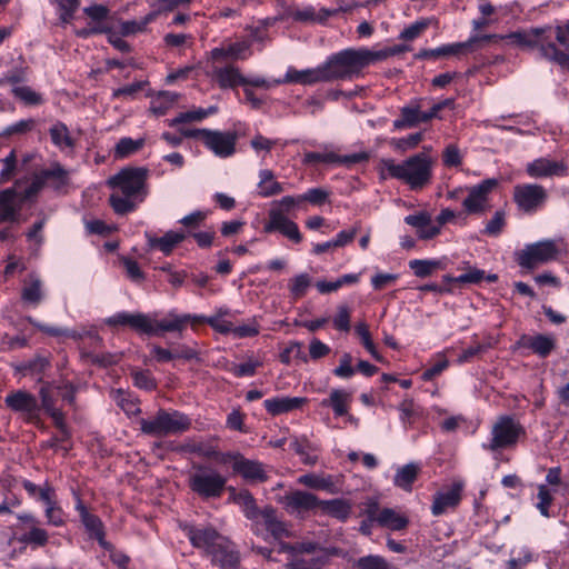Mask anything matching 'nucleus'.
<instances>
[{
    "instance_id": "f257e3e1",
    "label": "nucleus",
    "mask_w": 569,
    "mask_h": 569,
    "mask_svg": "<svg viewBox=\"0 0 569 569\" xmlns=\"http://www.w3.org/2000/svg\"><path fill=\"white\" fill-rule=\"evenodd\" d=\"M229 315L230 310L228 308H220L209 317L179 313L177 310L168 311L162 318H159L158 312L141 313L121 311L109 317L106 323L113 327L127 326L139 333L148 336H161L166 332H181L189 325L193 327L198 323L206 322L217 332L230 335L233 323L227 319Z\"/></svg>"
},
{
    "instance_id": "f03ea898",
    "label": "nucleus",
    "mask_w": 569,
    "mask_h": 569,
    "mask_svg": "<svg viewBox=\"0 0 569 569\" xmlns=\"http://www.w3.org/2000/svg\"><path fill=\"white\" fill-rule=\"evenodd\" d=\"M383 178H393L408 184L411 190H420L430 183L432 177V160L426 153H418L397 162L387 158L380 160Z\"/></svg>"
},
{
    "instance_id": "7ed1b4c3",
    "label": "nucleus",
    "mask_w": 569,
    "mask_h": 569,
    "mask_svg": "<svg viewBox=\"0 0 569 569\" xmlns=\"http://www.w3.org/2000/svg\"><path fill=\"white\" fill-rule=\"evenodd\" d=\"M184 530L192 546L201 549L222 569H233L237 566L239 557L232 543L213 528L186 527Z\"/></svg>"
},
{
    "instance_id": "20e7f679",
    "label": "nucleus",
    "mask_w": 569,
    "mask_h": 569,
    "mask_svg": "<svg viewBox=\"0 0 569 569\" xmlns=\"http://www.w3.org/2000/svg\"><path fill=\"white\" fill-rule=\"evenodd\" d=\"M326 81L352 80L360 77L362 70L373 64L370 49H345L331 54L321 63Z\"/></svg>"
},
{
    "instance_id": "39448f33",
    "label": "nucleus",
    "mask_w": 569,
    "mask_h": 569,
    "mask_svg": "<svg viewBox=\"0 0 569 569\" xmlns=\"http://www.w3.org/2000/svg\"><path fill=\"white\" fill-rule=\"evenodd\" d=\"M226 485L227 478L210 467L199 466L189 477L190 489L202 499L220 498Z\"/></svg>"
},
{
    "instance_id": "423d86ee",
    "label": "nucleus",
    "mask_w": 569,
    "mask_h": 569,
    "mask_svg": "<svg viewBox=\"0 0 569 569\" xmlns=\"http://www.w3.org/2000/svg\"><path fill=\"white\" fill-rule=\"evenodd\" d=\"M191 425L190 419L178 411L161 410L150 419H141V430L150 436L162 437L186 431Z\"/></svg>"
},
{
    "instance_id": "0eeeda50",
    "label": "nucleus",
    "mask_w": 569,
    "mask_h": 569,
    "mask_svg": "<svg viewBox=\"0 0 569 569\" xmlns=\"http://www.w3.org/2000/svg\"><path fill=\"white\" fill-rule=\"evenodd\" d=\"M183 134L200 139L217 157L228 158L234 153L237 140L234 133L209 129H192L184 131Z\"/></svg>"
},
{
    "instance_id": "6e6552de",
    "label": "nucleus",
    "mask_w": 569,
    "mask_h": 569,
    "mask_svg": "<svg viewBox=\"0 0 569 569\" xmlns=\"http://www.w3.org/2000/svg\"><path fill=\"white\" fill-rule=\"evenodd\" d=\"M495 178L485 179L478 184L466 187L467 196L462 201V208L468 214H483L491 209V193L498 187Z\"/></svg>"
},
{
    "instance_id": "1a4fd4ad",
    "label": "nucleus",
    "mask_w": 569,
    "mask_h": 569,
    "mask_svg": "<svg viewBox=\"0 0 569 569\" xmlns=\"http://www.w3.org/2000/svg\"><path fill=\"white\" fill-rule=\"evenodd\" d=\"M147 170L143 168H124L108 180V184L123 194L139 198L146 197Z\"/></svg>"
},
{
    "instance_id": "9d476101",
    "label": "nucleus",
    "mask_w": 569,
    "mask_h": 569,
    "mask_svg": "<svg viewBox=\"0 0 569 569\" xmlns=\"http://www.w3.org/2000/svg\"><path fill=\"white\" fill-rule=\"evenodd\" d=\"M543 29H531L528 31L512 32L505 38L509 43L517 44L526 48H540L541 53L550 59L562 63L566 60V54L561 52L555 43H545Z\"/></svg>"
},
{
    "instance_id": "9b49d317",
    "label": "nucleus",
    "mask_w": 569,
    "mask_h": 569,
    "mask_svg": "<svg viewBox=\"0 0 569 569\" xmlns=\"http://www.w3.org/2000/svg\"><path fill=\"white\" fill-rule=\"evenodd\" d=\"M522 427L512 418L505 416L497 420L491 429V440L485 449L496 451L513 446L522 433Z\"/></svg>"
},
{
    "instance_id": "f8f14e48",
    "label": "nucleus",
    "mask_w": 569,
    "mask_h": 569,
    "mask_svg": "<svg viewBox=\"0 0 569 569\" xmlns=\"http://www.w3.org/2000/svg\"><path fill=\"white\" fill-rule=\"evenodd\" d=\"M495 38H497V36H493V34L472 36L467 41H463V42L447 43V44H442L435 49L420 50L416 54V58L423 60V59H439V58H448V57H457V56L466 54V53L472 51L479 41H482V40L489 41Z\"/></svg>"
},
{
    "instance_id": "ddd939ff",
    "label": "nucleus",
    "mask_w": 569,
    "mask_h": 569,
    "mask_svg": "<svg viewBox=\"0 0 569 569\" xmlns=\"http://www.w3.org/2000/svg\"><path fill=\"white\" fill-rule=\"evenodd\" d=\"M548 198L546 189L536 183L517 184L513 188V200L519 210L526 213L536 212Z\"/></svg>"
},
{
    "instance_id": "4468645a",
    "label": "nucleus",
    "mask_w": 569,
    "mask_h": 569,
    "mask_svg": "<svg viewBox=\"0 0 569 569\" xmlns=\"http://www.w3.org/2000/svg\"><path fill=\"white\" fill-rule=\"evenodd\" d=\"M557 246L551 240L539 241L525 247L518 254V262L523 268H535L556 259Z\"/></svg>"
},
{
    "instance_id": "2eb2a0df",
    "label": "nucleus",
    "mask_w": 569,
    "mask_h": 569,
    "mask_svg": "<svg viewBox=\"0 0 569 569\" xmlns=\"http://www.w3.org/2000/svg\"><path fill=\"white\" fill-rule=\"evenodd\" d=\"M317 549L318 545L313 542H302L297 546L280 545V551L291 555L290 567L292 569H320L321 561L316 556Z\"/></svg>"
},
{
    "instance_id": "dca6fc26",
    "label": "nucleus",
    "mask_w": 569,
    "mask_h": 569,
    "mask_svg": "<svg viewBox=\"0 0 569 569\" xmlns=\"http://www.w3.org/2000/svg\"><path fill=\"white\" fill-rule=\"evenodd\" d=\"M22 180L0 192V222H16L19 219L23 202L21 191Z\"/></svg>"
},
{
    "instance_id": "f3484780",
    "label": "nucleus",
    "mask_w": 569,
    "mask_h": 569,
    "mask_svg": "<svg viewBox=\"0 0 569 569\" xmlns=\"http://www.w3.org/2000/svg\"><path fill=\"white\" fill-rule=\"evenodd\" d=\"M254 532L267 539L268 535L274 539L289 537L290 532L284 522L278 519L272 508H264L254 519Z\"/></svg>"
},
{
    "instance_id": "a211bd4d",
    "label": "nucleus",
    "mask_w": 569,
    "mask_h": 569,
    "mask_svg": "<svg viewBox=\"0 0 569 569\" xmlns=\"http://www.w3.org/2000/svg\"><path fill=\"white\" fill-rule=\"evenodd\" d=\"M279 502L289 513L302 515L319 507L320 500L311 492L291 490L281 496Z\"/></svg>"
},
{
    "instance_id": "6ab92c4d",
    "label": "nucleus",
    "mask_w": 569,
    "mask_h": 569,
    "mask_svg": "<svg viewBox=\"0 0 569 569\" xmlns=\"http://www.w3.org/2000/svg\"><path fill=\"white\" fill-rule=\"evenodd\" d=\"M526 172L529 177L536 179L565 177L568 174V166L562 160L540 157L527 163Z\"/></svg>"
},
{
    "instance_id": "aec40b11",
    "label": "nucleus",
    "mask_w": 569,
    "mask_h": 569,
    "mask_svg": "<svg viewBox=\"0 0 569 569\" xmlns=\"http://www.w3.org/2000/svg\"><path fill=\"white\" fill-rule=\"evenodd\" d=\"M206 74L214 80L221 89H233L238 86H244V76L233 64L209 66Z\"/></svg>"
},
{
    "instance_id": "412c9836",
    "label": "nucleus",
    "mask_w": 569,
    "mask_h": 569,
    "mask_svg": "<svg viewBox=\"0 0 569 569\" xmlns=\"http://www.w3.org/2000/svg\"><path fill=\"white\" fill-rule=\"evenodd\" d=\"M268 216V222L264 224L266 232L278 231L296 243H299L302 240L298 224L287 216L281 214L276 210H269Z\"/></svg>"
},
{
    "instance_id": "4be33fe9",
    "label": "nucleus",
    "mask_w": 569,
    "mask_h": 569,
    "mask_svg": "<svg viewBox=\"0 0 569 569\" xmlns=\"http://www.w3.org/2000/svg\"><path fill=\"white\" fill-rule=\"evenodd\" d=\"M84 13L91 21L88 23L87 28L77 31L78 36L80 37H88L93 33L107 32L113 24V21H109L108 19V8L102 4L87 7L84 8Z\"/></svg>"
},
{
    "instance_id": "5701e85b",
    "label": "nucleus",
    "mask_w": 569,
    "mask_h": 569,
    "mask_svg": "<svg viewBox=\"0 0 569 569\" xmlns=\"http://www.w3.org/2000/svg\"><path fill=\"white\" fill-rule=\"evenodd\" d=\"M318 82H327L323 73L322 64L316 68L298 70L289 67L283 78L274 79L273 83H299L303 86H311Z\"/></svg>"
},
{
    "instance_id": "b1692460",
    "label": "nucleus",
    "mask_w": 569,
    "mask_h": 569,
    "mask_svg": "<svg viewBox=\"0 0 569 569\" xmlns=\"http://www.w3.org/2000/svg\"><path fill=\"white\" fill-rule=\"evenodd\" d=\"M462 487L461 482H455L450 488L436 493L431 506L432 515L439 516L456 507L461 499Z\"/></svg>"
},
{
    "instance_id": "393cba45",
    "label": "nucleus",
    "mask_w": 569,
    "mask_h": 569,
    "mask_svg": "<svg viewBox=\"0 0 569 569\" xmlns=\"http://www.w3.org/2000/svg\"><path fill=\"white\" fill-rule=\"evenodd\" d=\"M518 348H528L541 358L548 357L556 347V339L552 336L536 335L527 336L523 335L517 341Z\"/></svg>"
},
{
    "instance_id": "a878e982",
    "label": "nucleus",
    "mask_w": 569,
    "mask_h": 569,
    "mask_svg": "<svg viewBox=\"0 0 569 569\" xmlns=\"http://www.w3.org/2000/svg\"><path fill=\"white\" fill-rule=\"evenodd\" d=\"M233 471L249 482H262L267 479L264 466L259 461L247 459L242 455L234 461Z\"/></svg>"
},
{
    "instance_id": "bb28decb",
    "label": "nucleus",
    "mask_w": 569,
    "mask_h": 569,
    "mask_svg": "<svg viewBox=\"0 0 569 569\" xmlns=\"http://www.w3.org/2000/svg\"><path fill=\"white\" fill-rule=\"evenodd\" d=\"M4 402L13 411L28 416L36 415L39 409L36 397L24 390H18L8 395Z\"/></svg>"
},
{
    "instance_id": "cd10ccee",
    "label": "nucleus",
    "mask_w": 569,
    "mask_h": 569,
    "mask_svg": "<svg viewBox=\"0 0 569 569\" xmlns=\"http://www.w3.org/2000/svg\"><path fill=\"white\" fill-rule=\"evenodd\" d=\"M352 393L343 388H333L329 397L321 400L322 407H330L336 417L347 416L350 410Z\"/></svg>"
},
{
    "instance_id": "c85d7f7f",
    "label": "nucleus",
    "mask_w": 569,
    "mask_h": 569,
    "mask_svg": "<svg viewBox=\"0 0 569 569\" xmlns=\"http://www.w3.org/2000/svg\"><path fill=\"white\" fill-rule=\"evenodd\" d=\"M307 402L303 397H274L263 401L264 409L272 416H279L300 409Z\"/></svg>"
},
{
    "instance_id": "c756f323",
    "label": "nucleus",
    "mask_w": 569,
    "mask_h": 569,
    "mask_svg": "<svg viewBox=\"0 0 569 569\" xmlns=\"http://www.w3.org/2000/svg\"><path fill=\"white\" fill-rule=\"evenodd\" d=\"M366 159L365 154L352 153L349 156H339L335 152H308L305 154V162L312 163H335V164H350L357 163Z\"/></svg>"
},
{
    "instance_id": "7c9ffc66",
    "label": "nucleus",
    "mask_w": 569,
    "mask_h": 569,
    "mask_svg": "<svg viewBox=\"0 0 569 569\" xmlns=\"http://www.w3.org/2000/svg\"><path fill=\"white\" fill-rule=\"evenodd\" d=\"M51 142L62 152L72 153L76 147V138L62 122L53 123L49 129Z\"/></svg>"
},
{
    "instance_id": "2f4dec72",
    "label": "nucleus",
    "mask_w": 569,
    "mask_h": 569,
    "mask_svg": "<svg viewBox=\"0 0 569 569\" xmlns=\"http://www.w3.org/2000/svg\"><path fill=\"white\" fill-rule=\"evenodd\" d=\"M43 297L42 281L37 274H29L23 281L21 290L22 301L29 306L37 307L42 301Z\"/></svg>"
},
{
    "instance_id": "473e14b6",
    "label": "nucleus",
    "mask_w": 569,
    "mask_h": 569,
    "mask_svg": "<svg viewBox=\"0 0 569 569\" xmlns=\"http://www.w3.org/2000/svg\"><path fill=\"white\" fill-rule=\"evenodd\" d=\"M297 482L310 489L322 490L329 493L337 491L333 477L330 475L310 472L300 476Z\"/></svg>"
},
{
    "instance_id": "72a5a7b5",
    "label": "nucleus",
    "mask_w": 569,
    "mask_h": 569,
    "mask_svg": "<svg viewBox=\"0 0 569 569\" xmlns=\"http://www.w3.org/2000/svg\"><path fill=\"white\" fill-rule=\"evenodd\" d=\"M257 188L260 197L270 198L282 193L286 190V184L277 181L271 170L263 169L259 171Z\"/></svg>"
},
{
    "instance_id": "f704fd0d",
    "label": "nucleus",
    "mask_w": 569,
    "mask_h": 569,
    "mask_svg": "<svg viewBox=\"0 0 569 569\" xmlns=\"http://www.w3.org/2000/svg\"><path fill=\"white\" fill-rule=\"evenodd\" d=\"M157 18V12L153 10L146 14L144 17L140 19H133L128 21H118L113 22L112 26L116 27V29L119 30V33L121 36H133L140 32H143L147 29V26L151 22H153Z\"/></svg>"
},
{
    "instance_id": "c9c22d12",
    "label": "nucleus",
    "mask_w": 569,
    "mask_h": 569,
    "mask_svg": "<svg viewBox=\"0 0 569 569\" xmlns=\"http://www.w3.org/2000/svg\"><path fill=\"white\" fill-rule=\"evenodd\" d=\"M379 526L389 530L398 531L407 527L408 518L391 508L382 509L375 518Z\"/></svg>"
},
{
    "instance_id": "e433bc0d",
    "label": "nucleus",
    "mask_w": 569,
    "mask_h": 569,
    "mask_svg": "<svg viewBox=\"0 0 569 569\" xmlns=\"http://www.w3.org/2000/svg\"><path fill=\"white\" fill-rule=\"evenodd\" d=\"M77 510L79 511L82 523L84 525L86 529L90 532L91 537L96 538L101 546L106 547L107 543L103 540V530L100 519L89 513L86 507L81 503V501H78Z\"/></svg>"
},
{
    "instance_id": "4c0bfd02",
    "label": "nucleus",
    "mask_w": 569,
    "mask_h": 569,
    "mask_svg": "<svg viewBox=\"0 0 569 569\" xmlns=\"http://www.w3.org/2000/svg\"><path fill=\"white\" fill-rule=\"evenodd\" d=\"M290 448L300 457L302 463L313 466L318 461L317 448L307 438H295Z\"/></svg>"
},
{
    "instance_id": "58836bf2",
    "label": "nucleus",
    "mask_w": 569,
    "mask_h": 569,
    "mask_svg": "<svg viewBox=\"0 0 569 569\" xmlns=\"http://www.w3.org/2000/svg\"><path fill=\"white\" fill-rule=\"evenodd\" d=\"M50 392L51 391L49 388H41L40 396L42 407L46 410V412H48L52 417L56 426L61 431V441H64L69 437V433L64 427L63 415L59 409L54 408Z\"/></svg>"
},
{
    "instance_id": "ea45409f",
    "label": "nucleus",
    "mask_w": 569,
    "mask_h": 569,
    "mask_svg": "<svg viewBox=\"0 0 569 569\" xmlns=\"http://www.w3.org/2000/svg\"><path fill=\"white\" fill-rule=\"evenodd\" d=\"M186 234L183 232L168 231L160 238H149V246L159 249L166 256L170 254L173 248L183 241Z\"/></svg>"
},
{
    "instance_id": "a19ab883",
    "label": "nucleus",
    "mask_w": 569,
    "mask_h": 569,
    "mask_svg": "<svg viewBox=\"0 0 569 569\" xmlns=\"http://www.w3.org/2000/svg\"><path fill=\"white\" fill-rule=\"evenodd\" d=\"M319 507L325 513L341 521L347 520L351 512V505L343 499L320 500Z\"/></svg>"
},
{
    "instance_id": "79ce46f5",
    "label": "nucleus",
    "mask_w": 569,
    "mask_h": 569,
    "mask_svg": "<svg viewBox=\"0 0 569 569\" xmlns=\"http://www.w3.org/2000/svg\"><path fill=\"white\" fill-rule=\"evenodd\" d=\"M47 183L50 182L54 189H60L69 183L70 171L60 163L53 162L49 168L41 170Z\"/></svg>"
},
{
    "instance_id": "37998d69",
    "label": "nucleus",
    "mask_w": 569,
    "mask_h": 569,
    "mask_svg": "<svg viewBox=\"0 0 569 569\" xmlns=\"http://www.w3.org/2000/svg\"><path fill=\"white\" fill-rule=\"evenodd\" d=\"M144 143V138L132 139L130 137H123L117 142L113 157L116 159H126L142 149Z\"/></svg>"
},
{
    "instance_id": "c03bdc74",
    "label": "nucleus",
    "mask_w": 569,
    "mask_h": 569,
    "mask_svg": "<svg viewBox=\"0 0 569 569\" xmlns=\"http://www.w3.org/2000/svg\"><path fill=\"white\" fill-rule=\"evenodd\" d=\"M409 268L417 277L425 278L438 269H445L446 264L442 259H413L409 261Z\"/></svg>"
},
{
    "instance_id": "a18cd8bd",
    "label": "nucleus",
    "mask_w": 569,
    "mask_h": 569,
    "mask_svg": "<svg viewBox=\"0 0 569 569\" xmlns=\"http://www.w3.org/2000/svg\"><path fill=\"white\" fill-rule=\"evenodd\" d=\"M419 467L416 463H408L399 468L395 475V486L405 491H411L412 483L417 479Z\"/></svg>"
},
{
    "instance_id": "49530a36",
    "label": "nucleus",
    "mask_w": 569,
    "mask_h": 569,
    "mask_svg": "<svg viewBox=\"0 0 569 569\" xmlns=\"http://www.w3.org/2000/svg\"><path fill=\"white\" fill-rule=\"evenodd\" d=\"M232 500L239 505L246 517L254 521L261 511L258 510L252 495L248 490L236 492L232 490Z\"/></svg>"
},
{
    "instance_id": "de8ad7c7",
    "label": "nucleus",
    "mask_w": 569,
    "mask_h": 569,
    "mask_svg": "<svg viewBox=\"0 0 569 569\" xmlns=\"http://www.w3.org/2000/svg\"><path fill=\"white\" fill-rule=\"evenodd\" d=\"M218 112V108L216 106H211L207 109L198 108L187 112L179 113L176 118L169 121V126L174 127L180 123L191 122V121H201L204 118L214 114Z\"/></svg>"
},
{
    "instance_id": "09e8293b",
    "label": "nucleus",
    "mask_w": 569,
    "mask_h": 569,
    "mask_svg": "<svg viewBox=\"0 0 569 569\" xmlns=\"http://www.w3.org/2000/svg\"><path fill=\"white\" fill-rule=\"evenodd\" d=\"M17 331L19 333L16 336L0 333V349L2 351H11L28 346L29 337L26 335L24 329L20 326H17Z\"/></svg>"
},
{
    "instance_id": "8fccbe9b",
    "label": "nucleus",
    "mask_w": 569,
    "mask_h": 569,
    "mask_svg": "<svg viewBox=\"0 0 569 569\" xmlns=\"http://www.w3.org/2000/svg\"><path fill=\"white\" fill-rule=\"evenodd\" d=\"M12 93L26 106H39L44 101L41 93L28 86H16L12 88Z\"/></svg>"
},
{
    "instance_id": "3c124183",
    "label": "nucleus",
    "mask_w": 569,
    "mask_h": 569,
    "mask_svg": "<svg viewBox=\"0 0 569 569\" xmlns=\"http://www.w3.org/2000/svg\"><path fill=\"white\" fill-rule=\"evenodd\" d=\"M311 286V277L308 273H299L289 280V291L293 299L302 298Z\"/></svg>"
},
{
    "instance_id": "603ef678",
    "label": "nucleus",
    "mask_w": 569,
    "mask_h": 569,
    "mask_svg": "<svg viewBox=\"0 0 569 569\" xmlns=\"http://www.w3.org/2000/svg\"><path fill=\"white\" fill-rule=\"evenodd\" d=\"M433 19L422 18L406 27L399 34V39L412 41L419 38L432 23Z\"/></svg>"
},
{
    "instance_id": "864d4df0",
    "label": "nucleus",
    "mask_w": 569,
    "mask_h": 569,
    "mask_svg": "<svg viewBox=\"0 0 569 569\" xmlns=\"http://www.w3.org/2000/svg\"><path fill=\"white\" fill-rule=\"evenodd\" d=\"M133 199L136 197L123 194L117 190L110 196V204L117 213L124 214L136 208Z\"/></svg>"
},
{
    "instance_id": "5fc2aeb1",
    "label": "nucleus",
    "mask_w": 569,
    "mask_h": 569,
    "mask_svg": "<svg viewBox=\"0 0 569 569\" xmlns=\"http://www.w3.org/2000/svg\"><path fill=\"white\" fill-rule=\"evenodd\" d=\"M179 97V93L172 91L160 92L152 101L151 109L154 113L162 116L178 101Z\"/></svg>"
},
{
    "instance_id": "6e6d98bb",
    "label": "nucleus",
    "mask_w": 569,
    "mask_h": 569,
    "mask_svg": "<svg viewBox=\"0 0 569 569\" xmlns=\"http://www.w3.org/2000/svg\"><path fill=\"white\" fill-rule=\"evenodd\" d=\"M355 331L357 336L360 338V341L365 349L371 355L372 358L380 361L381 356L372 341L368 325L366 322H359L356 325Z\"/></svg>"
},
{
    "instance_id": "4d7b16f0",
    "label": "nucleus",
    "mask_w": 569,
    "mask_h": 569,
    "mask_svg": "<svg viewBox=\"0 0 569 569\" xmlns=\"http://www.w3.org/2000/svg\"><path fill=\"white\" fill-rule=\"evenodd\" d=\"M260 332V325L258 319L251 318L243 323L239 326H232V330L230 331V335L233 336V338L242 339V338H250L256 337Z\"/></svg>"
},
{
    "instance_id": "13d9d810",
    "label": "nucleus",
    "mask_w": 569,
    "mask_h": 569,
    "mask_svg": "<svg viewBox=\"0 0 569 569\" xmlns=\"http://www.w3.org/2000/svg\"><path fill=\"white\" fill-rule=\"evenodd\" d=\"M46 183L47 181L41 171L27 181L22 180L21 191L24 200L27 201L34 197L46 186Z\"/></svg>"
},
{
    "instance_id": "bf43d9fd",
    "label": "nucleus",
    "mask_w": 569,
    "mask_h": 569,
    "mask_svg": "<svg viewBox=\"0 0 569 569\" xmlns=\"http://www.w3.org/2000/svg\"><path fill=\"white\" fill-rule=\"evenodd\" d=\"M356 569H393L392 566L381 556L369 555L359 558L355 562Z\"/></svg>"
},
{
    "instance_id": "052dcab7",
    "label": "nucleus",
    "mask_w": 569,
    "mask_h": 569,
    "mask_svg": "<svg viewBox=\"0 0 569 569\" xmlns=\"http://www.w3.org/2000/svg\"><path fill=\"white\" fill-rule=\"evenodd\" d=\"M48 532L38 525H33L29 531L23 533L21 541L33 547H42L48 542Z\"/></svg>"
},
{
    "instance_id": "680f3d73",
    "label": "nucleus",
    "mask_w": 569,
    "mask_h": 569,
    "mask_svg": "<svg viewBox=\"0 0 569 569\" xmlns=\"http://www.w3.org/2000/svg\"><path fill=\"white\" fill-rule=\"evenodd\" d=\"M353 358L351 353L343 352L339 360V366L333 369V375L340 379H350L356 373V368L352 366Z\"/></svg>"
},
{
    "instance_id": "e2e57ef3",
    "label": "nucleus",
    "mask_w": 569,
    "mask_h": 569,
    "mask_svg": "<svg viewBox=\"0 0 569 569\" xmlns=\"http://www.w3.org/2000/svg\"><path fill=\"white\" fill-rule=\"evenodd\" d=\"M350 319H351V311H350L349 307L346 305H340L337 307V313L333 316V318L331 320H332L333 327L337 330L348 332L351 328Z\"/></svg>"
},
{
    "instance_id": "0e129e2a",
    "label": "nucleus",
    "mask_w": 569,
    "mask_h": 569,
    "mask_svg": "<svg viewBox=\"0 0 569 569\" xmlns=\"http://www.w3.org/2000/svg\"><path fill=\"white\" fill-rule=\"evenodd\" d=\"M419 107H405L401 110V118L393 122L395 128L413 127L419 123Z\"/></svg>"
},
{
    "instance_id": "69168bd1",
    "label": "nucleus",
    "mask_w": 569,
    "mask_h": 569,
    "mask_svg": "<svg viewBox=\"0 0 569 569\" xmlns=\"http://www.w3.org/2000/svg\"><path fill=\"white\" fill-rule=\"evenodd\" d=\"M538 502L536 503V508L543 517H549V508L553 501V496L550 489L546 485L538 486L537 493Z\"/></svg>"
},
{
    "instance_id": "338daca9",
    "label": "nucleus",
    "mask_w": 569,
    "mask_h": 569,
    "mask_svg": "<svg viewBox=\"0 0 569 569\" xmlns=\"http://www.w3.org/2000/svg\"><path fill=\"white\" fill-rule=\"evenodd\" d=\"M330 191L323 188H311L300 194L301 201H307L312 206H321L328 201Z\"/></svg>"
},
{
    "instance_id": "774afa93",
    "label": "nucleus",
    "mask_w": 569,
    "mask_h": 569,
    "mask_svg": "<svg viewBox=\"0 0 569 569\" xmlns=\"http://www.w3.org/2000/svg\"><path fill=\"white\" fill-rule=\"evenodd\" d=\"M302 203L299 196H284L280 200L273 201L270 210L279 211L281 214L287 216L295 208L299 207Z\"/></svg>"
}]
</instances>
